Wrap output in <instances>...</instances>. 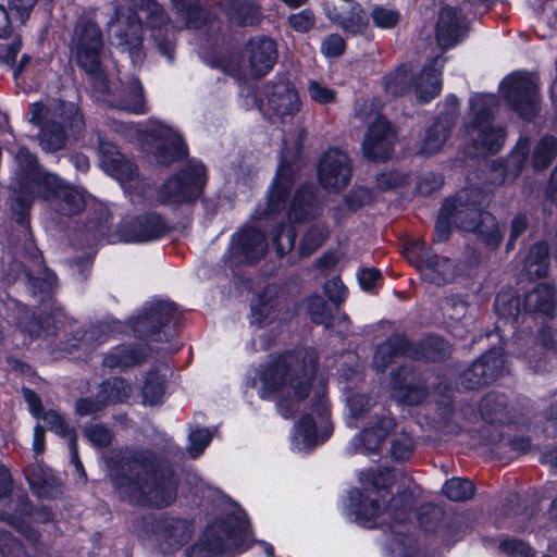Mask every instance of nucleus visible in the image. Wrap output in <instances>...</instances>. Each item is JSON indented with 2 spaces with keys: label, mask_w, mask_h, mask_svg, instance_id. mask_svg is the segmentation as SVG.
Masks as SVG:
<instances>
[{
  "label": "nucleus",
  "mask_w": 557,
  "mask_h": 557,
  "mask_svg": "<svg viewBox=\"0 0 557 557\" xmlns=\"http://www.w3.org/2000/svg\"><path fill=\"white\" fill-rule=\"evenodd\" d=\"M474 485L469 480L453 478L443 486L444 494L453 502H466L473 497Z\"/></svg>",
  "instance_id": "54"
},
{
  "label": "nucleus",
  "mask_w": 557,
  "mask_h": 557,
  "mask_svg": "<svg viewBox=\"0 0 557 557\" xmlns=\"http://www.w3.org/2000/svg\"><path fill=\"white\" fill-rule=\"evenodd\" d=\"M246 528L244 518L227 515L206 528L199 540L186 552V557H216L237 546V540Z\"/></svg>",
  "instance_id": "9"
},
{
  "label": "nucleus",
  "mask_w": 557,
  "mask_h": 557,
  "mask_svg": "<svg viewBox=\"0 0 557 557\" xmlns=\"http://www.w3.org/2000/svg\"><path fill=\"white\" fill-rule=\"evenodd\" d=\"M557 154V140L554 137H543L534 148L533 165L536 170L547 168Z\"/></svg>",
  "instance_id": "52"
},
{
  "label": "nucleus",
  "mask_w": 557,
  "mask_h": 557,
  "mask_svg": "<svg viewBox=\"0 0 557 557\" xmlns=\"http://www.w3.org/2000/svg\"><path fill=\"white\" fill-rule=\"evenodd\" d=\"M268 247L263 233L255 228H244L232 237L230 253L237 263L259 260Z\"/></svg>",
  "instance_id": "25"
},
{
  "label": "nucleus",
  "mask_w": 557,
  "mask_h": 557,
  "mask_svg": "<svg viewBox=\"0 0 557 557\" xmlns=\"http://www.w3.org/2000/svg\"><path fill=\"white\" fill-rule=\"evenodd\" d=\"M29 123L40 127L39 145L46 152H54L64 147V127L73 134H78L84 128L83 114L72 102H55L50 106L34 102L29 106Z\"/></svg>",
  "instance_id": "6"
},
{
  "label": "nucleus",
  "mask_w": 557,
  "mask_h": 557,
  "mask_svg": "<svg viewBox=\"0 0 557 557\" xmlns=\"http://www.w3.org/2000/svg\"><path fill=\"white\" fill-rule=\"evenodd\" d=\"M409 352V346L406 339L398 334L392 335L376 348L372 367L376 371L383 372L395 357Z\"/></svg>",
  "instance_id": "37"
},
{
  "label": "nucleus",
  "mask_w": 557,
  "mask_h": 557,
  "mask_svg": "<svg viewBox=\"0 0 557 557\" xmlns=\"http://www.w3.org/2000/svg\"><path fill=\"white\" fill-rule=\"evenodd\" d=\"M206 184V168L202 163H191L177 174L169 177L158 189V201L168 206H182L194 202Z\"/></svg>",
  "instance_id": "12"
},
{
  "label": "nucleus",
  "mask_w": 557,
  "mask_h": 557,
  "mask_svg": "<svg viewBox=\"0 0 557 557\" xmlns=\"http://www.w3.org/2000/svg\"><path fill=\"white\" fill-rule=\"evenodd\" d=\"M125 327L126 325L119 321L100 323L88 331H84L81 337L75 338L76 343L72 344V347L82 349L96 347L107 342L111 333L124 332Z\"/></svg>",
  "instance_id": "38"
},
{
  "label": "nucleus",
  "mask_w": 557,
  "mask_h": 557,
  "mask_svg": "<svg viewBox=\"0 0 557 557\" xmlns=\"http://www.w3.org/2000/svg\"><path fill=\"white\" fill-rule=\"evenodd\" d=\"M356 114L368 123V132L362 141L364 156L373 161L387 159L393 150L395 134L388 122L375 109L373 100H361L356 103Z\"/></svg>",
  "instance_id": "11"
},
{
  "label": "nucleus",
  "mask_w": 557,
  "mask_h": 557,
  "mask_svg": "<svg viewBox=\"0 0 557 557\" xmlns=\"http://www.w3.org/2000/svg\"><path fill=\"white\" fill-rule=\"evenodd\" d=\"M148 356V350L143 344L119 345L112 348L103 358V366L110 369L128 368L141 363Z\"/></svg>",
  "instance_id": "32"
},
{
  "label": "nucleus",
  "mask_w": 557,
  "mask_h": 557,
  "mask_svg": "<svg viewBox=\"0 0 557 557\" xmlns=\"http://www.w3.org/2000/svg\"><path fill=\"white\" fill-rule=\"evenodd\" d=\"M352 168L348 154L339 149H330L321 158L318 177L322 187L330 191L345 188L351 178Z\"/></svg>",
  "instance_id": "19"
},
{
  "label": "nucleus",
  "mask_w": 557,
  "mask_h": 557,
  "mask_svg": "<svg viewBox=\"0 0 557 557\" xmlns=\"http://www.w3.org/2000/svg\"><path fill=\"white\" fill-rule=\"evenodd\" d=\"M307 91L310 99L321 106L333 103L336 100V91L315 79L308 82Z\"/></svg>",
  "instance_id": "59"
},
{
  "label": "nucleus",
  "mask_w": 557,
  "mask_h": 557,
  "mask_svg": "<svg viewBox=\"0 0 557 557\" xmlns=\"http://www.w3.org/2000/svg\"><path fill=\"white\" fill-rule=\"evenodd\" d=\"M115 168V171L106 172L119 181L123 188H133L141 183L137 175V166L126 158L117 161Z\"/></svg>",
  "instance_id": "55"
},
{
  "label": "nucleus",
  "mask_w": 557,
  "mask_h": 557,
  "mask_svg": "<svg viewBox=\"0 0 557 557\" xmlns=\"http://www.w3.org/2000/svg\"><path fill=\"white\" fill-rule=\"evenodd\" d=\"M494 103L493 95H475L470 100L473 122L466 126V131L475 157L497 153L505 144L503 127L491 121Z\"/></svg>",
  "instance_id": "8"
},
{
  "label": "nucleus",
  "mask_w": 557,
  "mask_h": 557,
  "mask_svg": "<svg viewBox=\"0 0 557 557\" xmlns=\"http://www.w3.org/2000/svg\"><path fill=\"white\" fill-rule=\"evenodd\" d=\"M406 475L396 470H369L360 473L359 480L364 485H371L375 490H382L392 486L398 480L405 484Z\"/></svg>",
  "instance_id": "49"
},
{
  "label": "nucleus",
  "mask_w": 557,
  "mask_h": 557,
  "mask_svg": "<svg viewBox=\"0 0 557 557\" xmlns=\"http://www.w3.org/2000/svg\"><path fill=\"white\" fill-rule=\"evenodd\" d=\"M327 228L323 225H313L305 234L300 244V253L308 256L317 250L327 237Z\"/></svg>",
  "instance_id": "57"
},
{
  "label": "nucleus",
  "mask_w": 557,
  "mask_h": 557,
  "mask_svg": "<svg viewBox=\"0 0 557 557\" xmlns=\"http://www.w3.org/2000/svg\"><path fill=\"white\" fill-rule=\"evenodd\" d=\"M116 18L110 23V35L113 45L121 52L127 54L134 65L144 61L143 27L145 20L152 30V38L160 54L171 63L174 59V38L170 34L168 20L162 7L154 0H132V8L127 12L116 10Z\"/></svg>",
  "instance_id": "3"
},
{
  "label": "nucleus",
  "mask_w": 557,
  "mask_h": 557,
  "mask_svg": "<svg viewBox=\"0 0 557 557\" xmlns=\"http://www.w3.org/2000/svg\"><path fill=\"white\" fill-rule=\"evenodd\" d=\"M131 385L121 377H112L103 382L99 387V393L106 405L121 403L131 395Z\"/></svg>",
  "instance_id": "50"
},
{
  "label": "nucleus",
  "mask_w": 557,
  "mask_h": 557,
  "mask_svg": "<svg viewBox=\"0 0 557 557\" xmlns=\"http://www.w3.org/2000/svg\"><path fill=\"white\" fill-rule=\"evenodd\" d=\"M529 139L521 137L505 161V180H513L521 173L529 153Z\"/></svg>",
  "instance_id": "48"
},
{
  "label": "nucleus",
  "mask_w": 557,
  "mask_h": 557,
  "mask_svg": "<svg viewBox=\"0 0 557 557\" xmlns=\"http://www.w3.org/2000/svg\"><path fill=\"white\" fill-rule=\"evenodd\" d=\"M23 278L34 295L37 293L44 296L50 295L57 283L55 275L45 267L41 256L37 251L30 256L29 263L23 271Z\"/></svg>",
  "instance_id": "30"
},
{
  "label": "nucleus",
  "mask_w": 557,
  "mask_h": 557,
  "mask_svg": "<svg viewBox=\"0 0 557 557\" xmlns=\"http://www.w3.org/2000/svg\"><path fill=\"white\" fill-rule=\"evenodd\" d=\"M414 450V443L411 436L406 433H399L392 442L391 453L394 459H408Z\"/></svg>",
  "instance_id": "62"
},
{
  "label": "nucleus",
  "mask_w": 557,
  "mask_h": 557,
  "mask_svg": "<svg viewBox=\"0 0 557 557\" xmlns=\"http://www.w3.org/2000/svg\"><path fill=\"white\" fill-rule=\"evenodd\" d=\"M556 289L550 284H539L524 296V310L552 314L556 308Z\"/></svg>",
  "instance_id": "34"
},
{
  "label": "nucleus",
  "mask_w": 557,
  "mask_h": 557,
  "mask_svg": "<svg viewBox=\"0 0 557 557\" xmlns=\"http://www.w3.org/2000/svg\"><path fill=\"white\" fill-rule=\"evenodd\" d=\"M392 388L394 396L401 403L413 406L420 404L425 395L426 388L416 381V374L406 369H399L393 373Z\"/></svg>",
  "instance_id": "29"
},
{
  "label": "nucleus",
  "mask_w": 557,
  "mask_h": 557,
  "mask_svg": "<svg viewBox=\"0 0 557 557\" xmlns=\"http://www.w3.org/2000/svg\"><path fill=\"white\" fill-rule=\"evenodd\" d=\"M244 59L252 76H263L268 74L276 63V42L267 36L253 37L245 46Z\"/></svg>",
  "instance_id": "23"
},
{
  "label": "nucleus",
  "mask_w": 557,
  "mask_h": 557,
  "mask_svg": "<svg viewBox=\"0 0 557 557\" xmlns=\"http://www.w3.org/2000/svg\"><path fill=\"white\" fill-rule=\"evenodd\" d=\"M42 419L52 432L67 438L69 443L71 442V438H76L75 431L69 428L63 417L57 411H47Z\"/></svg>",
  "instance_id": "60"
},
{
  "label": "nucleus",
  "mask_w": 557,
  "mask_h": 557,
  "mask_svg": "<svg viewBox=\"0 0 557 557\" xmlns=\"http://www.w3.org/2000/svg\"><path fill=\"white\" fill-rule=\"evenodd\" d=\"M72 42L75 59L89 76L94 90L100 95L109 92L107 76L101 66L103 50L101 28L95 22L87 21L77 26Z\"/></svg>",
  "instance_id": "7"
},
{
  "label": "nucleus",
  "mask_w": 557,
  "mask_h": 557,
  "mask_svg": "<svg viewBox=\"0 0 557 557\" xmlns=\"http://www.w3.org/2000/svg\"><path fill=\"white\" fill-rule=\"evenodd\" d=\"M308 311L311 320L317 324L329 326L331 323V313L324 299L320 296H313L308 301Z\"/></svg>",
  "instance_id": "63"
},
{
  "label": "nucleus",
  "mask_w": 557,
  "mask_h": 557,
  "mask_svg": "<svg viewBox=\"0 0 557 557\" xmlns=\"http://www.w3.org/2000/svg\"><path fill=\"white\" fill-rule=\"evenodd\" d=\"M25 475L30 487L38 494V496H54L57 492L54 488L58 486L57 480L48 470L44 469L38 463L37 457H35V463L25 469Z\"/></svg>",
  "instance_id": "39"
},
{
  "label": "nucleus",
  "mask_w": 557,
  "mask_h": 557,
  "mask_svg": "<svg viewBox=\"0 0 557 557\" xmlns=\"http://www.w3.org/2000/svg\"><path fill=\"white\" fill-rule=\"evenodd\" d=\"M500 91L521 117L530 120L539 112L540 84L536 76L525 72L513 73L504 78Z\"/></svg>",
  "instance_id": "13"
},
{
  "label": "nucleus",
  "mask_w": 557,
  "mask_h": 557,
  "mask_svg": "<svg viewBox=\"0 0 557 557\" xmlns=\"http://www.w3.org/2000/svg\"><path fill=\"white\" fill-rule=\"evenodd\" d=\"M350 510L356 521L366 528H373L385 520L382 518L385 513L389 515L396 521H404L407 513L413 506L412 492L405 491L398 498H394L389 508L381 510L377 503L369 497H362L361 492L354 490L350 492Z\"/></svg>",
  "instance_id": "15"
},
{
  "label": "nucleus",
  "mask_w": 557,
  "mask_h": 557,
  "mask_svg": "<svg viewBox=\"0 0 557 557\" xmlns=\"http://www.w3.org/2000/svg\"><path fill=\"white\" fill-rule=\"evenodd\" d=\"M175 309L171 302L157 301L145 307L136 318L128 321L131 327L139 337L158 334L162 327L174 321Z\"/></svg>",
  "instance_id": "22"
},
{
  "label": "nucleus",
  "mask_w": 557,
  "mask_h": 557,
  "mask_svg": "<svg viewBox=\"0 0 557 557\" xmlns=\"http://www.w3.org/2000/svg\"><path fill=\"white\" fill-rule=\"evenodd\" d=\"M524 270L530 278H540L548 271V247L544 243L535 244L531 247L525 261Z\"/></svg>",
  "instance_id": "47"
},
{
  "label": "nucleus",
  "mask_w": 557,
  "mask_h": 557,
  "mask_svg": "<svg viewBox=\"0 0 557 557\" xmlns=\"http://www.w3.org/2000/svg\"><path fill=\"white\" fill-rule=\"evenodd\" d=\"M450 354V347L440 337H431L422 343V355L430 360L445 358Z\"/></svg>",
  "instance_id": "61"
},
{
  "label": "nucleus",
  "mask_w": 557,
  "mask_h": 557,
  "mask_svg": "<svg viewBox=\"0 0 557 557\" xmlns=\"http://www.w3.org/2000/svg\"><path fill=\"white\" fill-rule=\"evenodd\" d=\"M326 16L344 32L352 35L362 33L368 26V16L359 3H354L346 15L326 11Z\"/></svg>",
  "instance_id": "41"
},
{
  "label": "nucleus",
  "mask_w": 557,
  "mask_h": 557,
  "mask_svg": "<svg viewBox=\"0 0 557 557\" xmlns=\"http://www.w3.org/2000/svg\"><path fill=\"white\" fill-rule=\"evenodd\" d=\"M504 369V349L495 347L462 372L461 385L469 389L480 387L495 380Z\"/></svg>",
  "instance_id": "20"
},
{
  "label": "nucleus",
  "mask_w": 557,
  "mask_h": 557,
  "mask_svg": "<svg viewBox=\"0 0 557 557\" xmlns=\"http://www.w3.org/2000/svg\"><path fill=\"white\" fill-rule=\"evenodd\" d=\"M320 208L313 195L312 186H304L298 189L290 203L288 218L296 222H302L315 218Z\"/></svg>",
  "instance_id": "33"
},
{
  "label": "nucleus",
  "mask_w": 557,
  "mask_h": 557,
  "mask_svg": "<svg viewBox=\"0 0 557 557\" xmlns=\"http://www.w3.org/2000/svg\"><path fill=\"white\" fill-rule=\"evenodd\" d=\"M166 231L163 219L156 213L123 221L119 226V238L125 243H146L162 236Z\"/></svg>",
  "instance_id": "24"
},
{
  "label": "nucleus",
  "mask_w": 557,
  "mask_h": 557,
  "mask_svg": "<svg viewBox=\"0 0 557 557\" xmlns=\"http://www.w3.org/2000/svg\"><path fill=\"white\" fill-rule=\"evenodd\" d=\"M301 101L295 86L286 79L268 83L261 92L260 110L270 117L284 119L300 111Z\"/></svg>",
  "instance_id": "17"
},
{
  "label": "nucleus",
  "mask_w": 557,
  "mask_h": 557,
  "mask_svg": "<svg viewBox=\"0 0 557 557\" xmlns=\"http://www.w3.org/2000/svg\"><path fill=\"white\" fill-rule=\"evenodd\" d=\"M345 401L348 426L356 428L368 418L367 426L355 438L358 443L357 449L362 454L375 453L394 429V419L386 409L376 407L371 396L359 391L347 389Z\"/></svg>",
  "instance_id": "5"
},
{
  "label": "nucleus",
  "mask_w": 557,
  "mask_h": 557,
  "mask_svg": "<svg viewBox=\"0 0 557 557\" xmlns=\"http://www.w3.org/2000/svg\"><path fill=\"white\" fill-rule=\"evenodd\" d=\"M168 369L165 367L150 370L141 387L143 401L146 405H156L164 394V383Z\"/></svg>",
  "instance_id": "44"
},
{
  "label": "nucleus",
  "mask_w": 557,
  "mask_h": 557,
  "mask_svg": "<svg viewBox=\"0 0 557 557\" xmlns=\"http://www.w3.org/2000/svg\"><path fill=\"white\" fill-rule=\"evenodd\" d=\"M175 11V27L198 28L203 22L205 12L197 0H170Z\"/></svg>",
  "instance_id": "40"
},
{
  "label": "nucleus",
  "mask_w": 557,
  "mask_h": 557,
  "mask_svg": "<svg viewBox=\"0 0 557 557\" xmlns=\"http://www.w3.org/2000/svg\"><path fill=\"white\" fill-rule=\"evenodd\" d=\"M467 26L461 11L451 7H444L441 10L437 23L436 38L438 45L444 48H451L465 36Z\"/></svg>",
  "instance_id": "27"
},
{
  "label": "nucleus",
  "mask_w": 557,
  "mask_h": 557,
  "mask_svg": "<svg viewBox=\"0 0 557 557\" xmlns=\"http://www.w3.org/2000/svg\"><path fill=\"white\" fill-rule=\"evenodd\" d=\"M494 308L498 315L515 321L520 313L521 301L511 293H500L495 298Z\"/></svg>",
  "instance_id": "56"
},
{
  "label": "nucleus",
  "mask_w": 557,
  "mask_h": 557,
  "mask_svg": "<svg viewBox=\"0 0 557 557\" xmlns=\"http://www.w3.org/2000/svg\"><path fill=\"white\" fill-rule=\"evenodd\" d=\"M487 197L478 187L465 188L451 199H447L440 210L435 226L434 240L445 242L450 235V225L472 232L482 238L486 245L495 248L499 245L503 234L496 219L482 210Z\"/></svg>",
  "instance_id": "4"
},
{
  "label": "nucleus",
  "mask_w": 557,
  "mask_h": 557,
  "mask_svg": "<svg viewBox=\"0 0 557 557\" xmlns=\"http://www.w3.org/2000/svg\"><path fill=\"white\" fill-rule=\"evenodd\" d=\"M109 475L120 497L133 504L163 508L177 495L173 469L151 450L127 453Z\"/></svg>",
  "instance_id": "1"
},
{
  "label": "nucleus",
  "mask_w": 557,
  "mask_h": 557,
  "mask_svg": "<svg viewBox=\"0 0 557 557\" xmlns=\"http://www.w3.org/2000/svg\"><path fill=\"white\" fill-rule=\"evenodd\" d=\"M505 397L494 394L486 396L480 405L482 416L491 422L505 423Z\"/></svg>",
  "instance_id": "53"
},
{
  "label": "nucleus",
  "mask_w": 557,
  "mask_h": 557,
  "mask_svg": "<svg viewBox=\"0 0 557 557\" xmlns=\"http://www.w3.org/2000/svg\"><path fill=\"white\" fill-rule=\"evenodd\" d=\"M117 107L136 114L146 112L143 86L137 78H132L128 86L123 88Z\"/></svg>",
  "instance_id": "46"
},
{
  "label": "nucleus",
  "mask_w": 557,
  "mask_h": 557,
  "mask_svg": "<svg viewBox=\"0 0 557 557\" xmlns=\"http://www.w3.org/2000/svg\"><path fill=\"white\" fill-rule=\"evenodd\" d=\"M410 71L406 65H401L394 72L389 73L384 79L385 91L393 97L403 96L411 85Z\"/></svg>",
  "instance_id": "51"
},
{
  "label": "nucleus",
  "mask_w": 557,
  "mask_h": 557,
  "mask_svg": "<svg viewBox=\"0 0 557 557\" xmlns=\"http://www.w3.org/2000/svg\"><path fill=\"white\" fill-rule=\"evenodd\" d=\"M18 170L12 182L16 205L21 211L29 208V197L37 189L39 176L51 174L38 166L37 159L26 148H20L16 153Z\"/></svg>",
  "instance_id": "18"
},
{
  "label": "nucleus",
  "mask_w": 557,
  "mask_h": 557,
  "mask_svg": "<svg viewBox=\"0 0 557 557\" xmlns=\"http://www.w3.org/2000/svg\"><path fill=\"white\" fill-rule=\"evenodd\" d=\"M451 122L437 120L426 132L420 151L425 156H432L441 151L451 132Z\"/></svg>",
  "instance_id": "43"
},
{
  "label": "nucleus",
  "mask_w": 557,
  "mask_h": 557,
  "mask_svg": "<svg viewBox=\"0 0 557 557\" xmlns=\"http://www.w3.org/2000/svg\"><path fill=\"white\" fill-rule=\"evenodd\" d=\"M225 10L228 17L240 26L255 25L261 18L260 8L250 0H228Z\"/></svg>",
  "instance_id": "42"
},
{
  "label": "nucleus",
  "mask_w": 557,
  "mask_h": 557,
  "mask_svg": "<svg viewBox=\"0 0 557 557\" xmlns=\"http://www.w3.org/2000/svg\"><path fill=\"white\" fill-rule=\"evenodd\" d=\"M0 556L1 557H26L25 550L11 533L0 530Z\"/></svg>",
  "instance_id": "64"
},
{
  "label": "nucleus",
  "mask_w": 557,
  "mask_h": 557,
  "mask_svg": "<svg viewBox=\"0 0 557 557\" xmlns=\"http://www.w3.org/2000/svg\"><path fill=\"white\" fill-rule=\"evenodd\" d=\"M156 140V159L159 163L169 164L186 152L182 136L172 127L157 123L151 129Z\"/></svg>",
  "instance_id": "26"
},
{
  "label": "nucleus",
  "mask_w": 557,
  "mask_h": 557,
  "mask_svg": "<svg viewBox=\"0 0 557 557\" xmlns=\"http://www.w3.org/2000/svg\"><path fill=\"white\" fill-rule=\"evenodd\" d=\"M60 311H57L53 312L52 315L34 317L29 321L21 320L18 322V327L23 333H26L34 338L54 335L57 331V323L60 322Z\"/></svg>",
  "instance_id": "45"
},
{
  "label": "nucleus",
  "mask_w": 557,
  "mask_h": 557,
  "mask_svg": "<svg viewBox=\"0 0 557 557\" xmlns=\"http://www.w3.org/2000/svg\"><path fill=\"white\" fill-rule=\"evenodd\" d=\"M37 189L29 197V206L35 199L49 201L51 209L61 216H72L82 212L86 200L84 191L57 174H46L37 180Z\"/></svg>",
  "instance_id": "10"
},
{
  "label": "nucleus",
  "mask_w": 557,
  "mask_h": 557,
  "mask_svg": "<svg viewBox=\"0 0 557 557\" xmlns=\"http://www.w3.org/2000/svg\"><path fill=\"white\" fill-rule=\"evenodd\" d=\"M193 533L194 528L188 520L161 517L154 522V540L164 554L181 549L190 540Z\"/></svg>",
  "instance_id": "21"
},
{
  "label": "nucleus",
  "mask_w": 557,
  "mask_h": 557,
  "mask_svg": "<svg viewBox=\"0 0 557 557\" xmlns=\"http://www.w3.org/2000/svg\"><path fill=\"white\" fill-rule=\"evenodd\" d=\"M317 357L311 349L287 352L268 361L258 372V393L261 398L277 395V409L288 419L309 392L315 373Z\"/></svg>",
  "instance_id": "2"
},
{
  "label": "nucleus",
  "mask_w": 557,
  "mask_h": 557,
  "mask_svg": "<svg viewBox=\"0 0 557 557\" xmlns=\"http://www.w3.org/2000/svg\"><path fill=\"white\" fill-rule=\"evenodd\" d=\"M409 352V346L406 339L398 334L392 335L376 348L372 367L376 371L383 372L395 357Z\"/></svg>",
  "instance_id": "35"
},
{
  "label": "nucleus",
  "mask_w": 557,
  "mask_h": 557,
  "mask_svg": "<svg viewBox=\"0 0 557 557\" xmlns=\"http://www.w3.org/2000/svg\"><path fill=\"white\" fill-rule=\"evenodd\" d=\"M294 182V173L289 165L282 162L278 166V172L268 195V208L263 211L264 214H273L285 207L287 195Z\"/></svg>",
  "instance_id": "31"
},
{
  "label": "nucleus",
  "mask_w": 557,
  "mask_h": 557,
  "mask_svg": "<svg viewBox=\"0 0 557 557\" xmlns=\"http://www.w3.org/2000/svg\"><path fill=\"white\" fill-rule=\"evenodd\" d=\"M444 61L435 58L429 65H425L416 77L413 90L420 102H429L437 97L442 90V69Z\"/></svg>",
  "instance_id": "28"
},
{
  "label": "nucleus",
  "mask_w": 557,
  "mask_h": 557,
  "mask_svg": "<svg viewBox=\"0 0 557 557\" xmlns=\"http://www.w3.org/2000/svg\"><path fill=\"white\" fill-rule=\"evenodd\" d=\"M404 255L429 283L440 286L451 282L455 277L454 263L449 259L438 258L420 238L407 242L404 246Z\"/></svg>",
  "instance_id": "14"
},
{
  "label": "nucleus",
  "mask_w": 557,
  "mask_h": 557,
  "mask_svg": "<svg viewBox=\"0 0 557 557\" xmlns=\"http://www.w3.org/2000/svg\"><path fill=\"white\" fill-rule=\"evenodd\" d=\"M314 412L317 421L306 414L295 424L292 433V448L298 453L312 449L319 443L324 442L332 432L329 422V404L324 396L319 395L314 403Z\"/></svg>",
  "instance_id": "16"
},
{
  "label": "nucleus",
  "mask_w": 557,
  "mask_h": 557,
  "mask_svg": "<svg viewBox=\"0 0 557 557\" xmlns=\"http://www.w3.org/2000/svg\"><path fill=\"white\" fill-rule=\"evenodd\" d=\"M99 160L100 165L104 171H115V164L125 158L116 148V146L110 141L102 140L99 138Z\"/></svg>",
  "instance_id": "58"
},
{
  "label": "nucleus",
  "mask_w": 557,
  "mask_h": 557,
  "mask_svg": "<svg viewBox=\"0 0 557 557\" xmlns=\"http://www.w3.org/2000/svg\"><path fill=\"white\" fill-rule=\"evenodd\" d=\"M409 352V346L406 339L398 334L392 335L376 348L372 367L376 371L383 372L395 357Z\"/></svg>",
  "instance_id": "36"
}]
</instances>
